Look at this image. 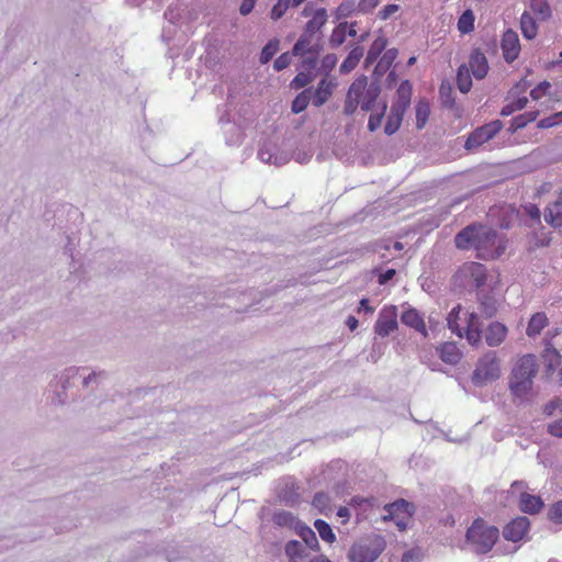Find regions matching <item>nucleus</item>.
Returning a JSON list of instances; mask_svg holds the SVG:
<instances>
[{
    "instance_id": "f257e3e1",
    "label": "nucleus",
    "mask_w": 562,
    "mask_h": 562,
    "mask_svg": "<svg viewBox=\"0 0 562 562\" xmlns=\"http://www.w3.org/2000/svg\"><path fill=\"white\" fill-rule=\"evenodd\" d=\"M454 245L461 250L473 248L479 259L493 260L505 252L507 240L493 228L473 223L456 235Z\"/></svg>"
},
{
    "instance_id": "f03ea898",
    "label": "nucleus",
    "mask_w": 562,
    "mask_h": 562,
    "mask_svg": "<svg viewBox=\"0 0 562 562\" xmlns=\"http://www.w3.org/2000/svg\"><path fill=\"white\" fill-rule=\"evenodd\" d=\"M321 50V36L302 33L292 49V55L300 59L297 74L290 82L292 89L304 88L316 78Z\"/></svg>"
},
{
    "instance_id": "7ed1b4c3",
    "label": "nucleus",
    "mask_w": 562,
    "mask_h": 562,
    "mask_svg": "<svg viewBox=\"0 0 562 562\" xmlns=\"http://www.w3.org/2000/svg\"><path fill=\"white\" fill-rule=\"evenodd\" d=\"M538 373L536 356L525 355L520 357L513 368L509 378V390L519 401L528 400L531 395L533 378Z\"/></svg>"
},
{
    "instance_id": "20e7f679",
    "label": "nucleus",
    "mask_w": 562,
    "mask_h": 562,
    "mask_svg": "<svg viewBox=\"0 0 562 562\" xmlns=\"http://www.w3.org/2000/svg\"><path fill=\"white\" fill-rule=\"evenodd\" d=\"M379 94L380 88L376 85H369L366 76L358 77L347 91L344 113L350 116L357 111L358 106L363 111H370Z\"/></svg>"
},
{
    "instance_id": "39448f33",
    "label": "nucleus",
    "mask_w": 562,
    "mask_h": 562,
    "mask_svg": "<svg viewBox=\"0 0 562 562\" xmlns=\"http://www.w3.org/2000/svg\"><path fill=\"white\" fill-rule=\"evenodd\" d=\"M467 541L479 554L490 552L499 538V530L495 526L487 525L483 518H476L468 528Z\"/></svg>"
},
{
    "instance_id": "423d86ee",
    "label": "nucleus",
    "mask_w": 562,
    "mask_h": 562,
    "mask_svg": "<svg viewBox=\"0 0 562 562\" xmlns=\"http://www.w3.org/2000/svg\"><path fill=\"white\" fill-rule=\"evenodd\" d=\"M386 543L382 536L373 535L355 543L348 554L350 562H374L385 550Z\"/></svg>"
},
{
    "instance_id": "0eeeda50",
    "label": "nucleus",
    "mask_w": 562,
    "mask_h": 562,
    "mask_svg": "<svg viewBox=\"0 0 562 562\" xmlns=\"http://www.w3.org/2000/svg\"><path fill=\"white\" fill-rule=\"evenodd\" d=\"M499 375V360L494 352H488L479 359L472 374V382L477 386H483L497 380Z\"/></svg>"
},
{
    "instance_id": "6e6552de",
    "label": "nucleus",
    "mask_w": 562,
    "mask_h": 562,
    "mask_svg": "<svg viewBox=\"0 0 562 562\" xmlns=\"http://www.w3.org/2000/svg\"><path fill=\"white\" fill-rule=\"evenodd\" d=\"M414 505L405 499H398L384 506L386 515L382 517L383 521L393 520L401 531H404L414 514Z\"/></svg>"
},
{
    "instance_id": "1a4fd4ad",
    "label": "nucleus",
    "mask_w": 562,
    "mask_h": 562,
    "mask_svg": "<svg viewBox=\"0 0 562 562\" xmlns=\"http://www.w3.org/2000/svg\"><path fill=\"white\" fill-rule=\"evenodd\" d=\"M397 307L395 305H384L374 324V333L380 337H386L397 329Z\"/></svg>"
},
{
    "instance_id": "9d476101",
    "label": "nucleus",
    "mask_w": 562,
    "mask_h": 562,
    "mask_svg": "<svg viewBox=\"0 0 562 562\" xmlns=\"http://www.w3.org/2000/svg\"><path fill=\"white\" fill-rule=\"evenodd\" d=\"M502 128L503 123L499 120L492 121L481 127H477L468 137L465 148L473 149L483 145L492 139Z\"/></svg>"
},
{
    "instance_id": "9b49d317",
    "label": "nucleus",
    "mask_w": 562,
    "mask_h": 562,
    "mask_svg": "<svg viewBox=\"0 0 562 562\" xmlns=\"http://www.w3.org/2000/svg\"><path fill=\"white\" fill-rule=\"evenodd\" d=\"M501 48L504 59L507 63L510 64L518 58L520 54V43L518 34L514 30L508 29L503 33Z\"/></svg>"
},
{
    "instance_id": "f8f14e48",
    "label": "nucleus",
    "mask_w": 562,
    "mask_h": 562,
    "mask_svg": "<svg viewBox=\"0 0 562 562\" xmlns=\"http://www.w3.org/2000/svg\"><path fill=\"white\" fill-rule=\"evenodd\" d=\"M530 521L527 517H516L509 521L503 529V536L506 540L518 542L529 531Z\"/></svg>"
},
{
    "instance_id": "ddd939ff",
    "label": "nucleus",
    "mask_w": 562,
    "mask_h": 562,
    "mask_svg": "<svg viewBox=\"0 0 562 562\" xmlns=\"http://www.w3.org/2000/svg\"><path fill=\"white\" fill-rule=\"evenodd\" d=\"M462 321V337L464 336L471 345H476L481 340V322L474 312H467Z\"/></svg>"
},
{
    "instance_id": "4468645a",
    "label": "nucleus",
    "mask_w": 562,
    "mask_h": 562,
    "mask_svg": "<svg viewBox=\"0 0 562 562\" xmlns=\"http://www.w3.org/2000/svg\"><path fill=\"white\" fill-rule=\"evenodd\" d=\"M337 82L334 78L324 77L317 85L312 95V103L319 108L325 104L334 93Z\"/></svg>"
},
{
    "instance_id": "2eb2a0df",
    "label": "nucleus",
    "mask_w": 562,
    "mask_h": 562,
    "mask_svg": "<svg viewBox=\"0 0 562 562\" xmlns=\"http://www.w3.org/2000/svg\"><path fill=\"white\" fill-rule=\"evenodd\" d=\"M401 321L404 325L415 329L424 337L428 336V330L426 328L425 321L416 308L409 307L406 311H404L401 315Z\"/></svg>"
},
{
    "instance_id": "dca6fc26",
    "label": "nucleus",
    "mask_w": 562,
    "mask_h": 562,
    "mask_svg": "<svg viewBox=\"0 0 562 562\" xmlns=\"http://www.w3.org/2000/svg\"><path fill=\"white\" fill-rule=\"evenodd\" d=\"M439 358L447 364L456 366L462 359V352L456 342L447 341L437 347Z\"/></svg>"
},
{
    "instance_id": "f3484780",
    "label": "nucleus",
    "mask_w": 562,
    "mask_h": 562,
    "mask_svg": "<svg viewBox=\"0 0 562 562\" xmlns=\"http://www.w3.org/2000/svg\"><path fill=\"white\" fill-rule=\"evenodd\" d=\"M544 221L554 228H562V191L544 211Z\"/></svg>"
},
{
    "instance_id": "a211bd4d",
    "label": "nucleus",
    "mask_w": 562,
    "mask_h": 562,
    "mask_svg": "<svg viewBox=\"0 0 562 562\" xmlns=\"http://www.w3.org/2000/svg\"><path fill=\"white\" fill-rule=\"evenodd\" d=\"M470 69L476 79H483L488 72V63L485 55L475 49L470 55Z\"/></svg>"
},
{
    "instance_id": "6ab92c4d",
    "label": "nucleus",
    "mask_w": 562,
    "mask_h": 562,
    "mask_svg": "<svg viewBox=\"0 0 562 562\" xmlns=\"http://www.w3.org/2000/svg\"><path fill=\"white\" fill-rule=\"evenodd\" d=\"M506 336L507 327L499 322H494L486 329L485 340L488 346L496 347L505 340Z\"/></svg>"
},
{
    "instance_id": "aec40b11",
    "label": "nucleus",
    "mask_w": 562,
    "mask_h": 562,
    "mask_svg": "<svg viewBox=\"0 0 562 562\" xmlns=\"http://www.w3.org/2000/svg\"><path fill=\"white\" fill-rule=\"evenodd\" d=\"M549 325V318L544 312H537L531 315L527 328L526 335L528 337L538 336L543 328Z\"/></svg>"
},
{
    "instance_id": "412c9836",
    "label": "nucleus",
    "mask_w": 562,
    "mask_h": 562,
    "mask_svg": "<svg viewBox=\"0 0 562 562\" xmlns=\"http://www.w3.org/2000/svg\"><path fill=\"white\" fill-rule=\"evenodd\" d=\"M327 22V12L325 9H318L313 14L312 19L307 21L304 34H310L314 36H321L319 31Z\"/></svg>"
},
{
    "instance_id": "4be33fe9",
    "label": "nucleus",
    "mask_w": 562,
    "mask_h": 562,
    "mask_svg": "<svg viewBox=\"0 0 562 562\" xmlns=\"http://www.w3.org/2000/svg\"><path fill=\"white\" fill-rule=\"evenodd\" d=\"M543 507L541 497L528 493H522L519 497V508L527 514H537Z\"/></svg>"
},
{
    "instance_id": "5701e85b",
    "label": "nucleus",
    "mask_w": 562,
    "mask_h": 562,
    "mask_svg": "<svg viewBox=\"0 0 562 562\" xmlns=\"http://www.w3.org/2000/svg\"><path fill=\"white\" fill-rule=\"evenodd\" d=\"M411 98H412V85L408 80H404L401 82L396 90V101L393 103L392 106L400 108L402 110H405L411 104Z\"/></svg>"
},
{
    "instance_id": "b1692460",
    "label": "nucleus",
    "mask_w": 562,
    "mask_h": 562,
    "mask_svg": "<svg viewBox=\"0 0 562 562\" xmlns=\"http://www.w3.org/2000/svg\"><path fill=\"white\" fill-rule=\"evenodd\" d=\"M285 554L289 562H303L307 558L306 547L296 540H291L285 546Z\"/></svg>"
},
{
    "instance_id": "393cba45",
    "label": "nucleus",
    "mask_w": 562,
    "mask_h": 562,
    "mask_svg": "<svg viewBox=\"0 0 562 562\" xmlns=\"http://www.w3.org/2000/svg\"><path fill=\"white\" fill-rule=\"evenodd\" d=\"M464 271L471 276L476 288H480L486 282V268L479 262H469L463 267Z\"/></svg>"
},
{
    "instance_id": "a878e982",
    "label": "nucleus",
    "mask_w": 562,
    "mask_h": 562,
    "mask_svg": "<svg viewBox=\"0 0 562 562\" xmlns=\"http://www.w3.org/2000/svg\"><path fill=\"white\" fill-rule=\"evenodd\" d=\"M404 113H405V110H402V109L395 108V106H391V111H390V114L387 116V120H386V123L384 126L385 134L392 135L398 131V128L401 127L402 121H403Z\"/></svg>"
},
{
    "instance_id": "bb28decb",
    "label": "nucleus",
    "mask_w": 562,
    "mask_h": 562,
    "mask_svg": "<svg viewBox=\"0 0 562 562\" xmlns=\"http://www.w3.org/2000/svg\"><path fill=\"white\" fill-rule=\"evenodd\" d=\"M520 30L525 38L533 40L538 34V25L532 15L525 11L520 16Z\"/></svg>"
},
{
    "instance_id": "cd10ccee",
    "label": "nucleus",
    "mask_w": 562,
    "mask_h": 562,
    "mask_svg": "<svg viewBox=\"0 0 562 562\" xmlns=\"http://www.w3.org/2000/svg\"><path fill=\"white\" fill-rule=\"evenodd\" d=\"M363 56V48L360 46H357L350 50L346 59L342 61V64L339 67V70L341 74H348L351 70H353L357 65L359 64L360 59Z\"/></svg>"
},
{
    "instance_id": "c85d7f7f",
    "label": "nucleus",
    "mask_w": 562,
    "mask_h": 562,
    "mask_svg": "<svg viewBox=\"0 0 562 562\" xmlns=\"http://www.w3.org/2000/svg\"><path fill=\"white\" fill-rule=\"evenodd\" d=\"M542 358L547 367V372L549 374H552L555 371V369L561 364V355L551 345L546 347L542 353Z\"/></svg>"
},
{
    "instance_id": "c756f323",
    "label": "nucleus",
    "mask_w": 562,
    "mask_h": 562,
    "mask_svg": "<svg viewBox=\"0 0 562 562\" xmlns=\"http://www.w3.org/2000/svg\"><path fill=\"white\" fill-rule=\"evenodd\" d=\"M387 38L384 35L378 36L371 44L367 57L366 63H374L381 53L386 48Z\"/></svg>"
},
{
    "instance_id": "7c9ffc66",
    "label": "nucleus",
    "mask_w": 562,
    "mask_h": 562,
    "mask_svg": "<svg viewBox=\"0 0 562 562\" xmlns=\"http://www.w3.org/2000/svg\"><path fill=\"white\" fill-rule=\"evenodd\" d=\"M475 15L471 9L465 10L458 19L457 27L461 34H470L474 31Z\"/></svg>"
},
{
    "instance_id": "2f4dec72",
    "label": "nucleus",
    "mask_w": 562,
    "mask_h": 562,
    "mask_svg": "<svg viewBox=\"0 0 562 562\" xmlns=\"http://www.w3.org/2000/svg\"><path fill=\"white\" fill-rule=\"evenodd\" d=\"M530 10L540 21H547L552 13L547 0H530Z\"/></svg>"
},
{
    "instance_id": "473e14b6",
    "label": "nucleus",
    "mask_w": 562,
    "mask_h": 562,
    "mask_svg": "<svg viewBox=\"0 0 562 562\" xmlns=\"http://www.w3.org/2000/svg\"><path fill=\"white\" fill-rule=\"evenodd\" d=\"M397 55L398 52L396 48L386 49L375 66V72H385L393 65V63L397 58Z\"/></svg>"
},
{
    "instance_id": "72a5a7b5",
    "label": "nucleus",
    "mask_w": 562,
    "mask_h": 562,
    "mask_svg": "<svg viewBox=\"0 0 562 562\" xmlns=\"http://www.w3.org/2000/svg\"><path fill=\"white\" fill-rule=\"evenodd\" d=\"M461 306L457 305L453 307L448 314L447 322L448 327L453 333H456L459 337H462V318L460 317Z\"/></svg>"
},
{
    "instance_id": "f704fd0d",
    "label": "nucleus",
    "mask_w": 562,
    "mask_h": 562,
    "mask_svg": "<svg viewBox=\"0 0 562 562\" xmlns=\"http://www.w3.org/2000/svg\"><path fill=\"white\" fill-rule=\"evenodd\" d=\"M314 527L317 530L319 537L328 543H333L336 541V536L331 529V527L323 519H316L314 521Z\"/></svg>"
},
{
    "instance_id": "c9c22d12",
    "label": "nucleus",
    "mask_w": 562,
    "mask_h": 562,
    "mask_svg": "<svg viewBox=\"0 0 562 562\" xmlns=\"http://www.w3.org/2000/svg\"><path fill=\"white\" fill-rule=\"evenodd\" d=\"M457 87L462 93H467L471 90L472 79L469 69L465 66H461L458 69Z\"/></svg>"
},
{
    "instance_id": "e433bc0d",
    "label": "nucleus",
    "mask_w": 562,
    "mask_h": 562,
    "mask_svg": "<svg viewBox=\"0 0 562 562\" xmlns=\"http://www.w3.org/2000/svg\"><path fill=\"white\" fill-rule=\"evenodd\" d=\"M312 100L311 90L306 89L299 93L292 102V112L299 114L303 112L310 104Z\"/></svg>"
},
{
    "instance_id": "4c0bfd02",
    "label": "nucleus",
    "mask_w": 562,
    "mask_h": 562,
    "mask_svg": "<svg viewBox=\"0 0 562 562\" xmlns=\"http://www.w3.org/2000/svg\"><path fill=\"white\" fill-rule=\"evenodd\" d=\"M347 37V22L339 23L331 32L329 44L331 47H339Z\"/></svg>"
},
{
    "instance_id": "58836bf2",
    "label": "nucleus",
    "mask_w": 562,
    "mask_h": 562,
    "mask_svg": "<svg viewBox=\"0 0 562 562\" xmlns=\"http://www.w3.org/2000/svg\"><path fill=\"white\" fill-rule=\"evenodd\" d=\"M312 505L321 514L327 515L328 512L330 510V497L324 492H318L314 495Z\"/></svg>"
},
{
    "instance_id": "ea45409f",
    "label": "nucleus",
    "mask_w": 562,
    "mask_h": 562,
    "mask_svg": "<svg viewBox=\"0 0 562 562\" xmlns=\"http://www.w3.org/2000/svg\"><path fill=\"white\" fill-rule=\"evenodd\" d=\"M430 113L429 104L427 101H419L416 105V125L417 128H423L428 120Z\"/></svg>"
},
{
    "instance_id": "a19ab883",
    "label": "nucleus",
    "mask_w": 562,
    "mask_h": 562,
    "mask_svg": "<svg viewBox=\"0 0 562 562\" xmlns=\"http://www.w3.org/2000/svg\"><path fill=\"white\" fill-rule=\"evenodd\" d=\"M299 533H300L301 538L303 539V541L305 542V546H307L310 549H313V550L319 549V544H318L316 535L310 527H307V526L301 527Z\"/></svg>"
},
{
    "instance_id": "79ce46f5",
    "label": "nucleus",
    "mask_w": 562,
    "mask_h": 562,
    "mask_svg": "<svg viewBox=\"0 0 562 562\" xmlns=\"http://www.w3.org/2000/svg\"><path fill=\"white\" fill-rule=\"evenodd\" d=\"M535 120H536L535 113H525V114L517 115L512 120L509 131L512 133H515L516 131L525 127L528 123H530Z\"/></svg>"
},
{
    "instance_id": "37998d69",
    "label": "nucleus",
    "mask_w": 562,
    "mask_h": 562,
    "mask_svg": "<svg viewBox=\"0 0 562 562\" xmlns=\"http://www.w3.org/2000/svg\"><path fill=\"white\" fill-rule=\"evenodd\" d=\"M278 50H279V41L278 40L269 41L261 50V54H260L261 64L269 63L272 59V57L277 54Z\"/></svg>"
},
{
    "instance_id": "c03bdc74",
    "label": "nucleus",
    "mask_w": 562,
    "mask_h": 562,
    "mask_svg": "<svg viewBox=\"0 0 562 562\" xmlns=\"http://www.w3.org/2000/svg\"><path fill=\"white\" fill-rule=\"evenodd\" d=\"M293 7V0H279L278 3H276L272 7L271 10V19L278 20L286 12V10Z\"/></svg>"
},
{
    "instance_id": "a18cd8bd",
    "label": "nucleus",
    "mask_w": 562,
    "mask_h": 562,
    "mask_svg": "<svg viewBox=\"0 0 562 562\" xmlns=\"http://www.w3.org/2000/svg\"><path fill=\"white\" fill-rule=\"evenodd\" d=\"M385 110H386V103H383L380 113L370 115L369 122H368L369 131L374 132L381 127Z\"/></svg>"
},
{
    "instance_id": "49530a36",
    "label": "nucleus",
    "mask_w": 562,
    "mask_h": 562,
    "mask_svg": "<svg viewBox=\"0 0 562 562\" xmlns=\"http://www.w3.org/2000/svg\"><path fill=\"white\" fill-rule=\"evenodd\" d=\"M549 519L555 524L562 522V501L554 503L548 513Z\"/></svg>"
},
{
    "instance_id": "de8ad7c7",
    "label": "nucleus",
    "mask_w": 562,
    "mask_h": 562,
    "mask_svg": "<svg viewBox=\"0 0 562 562\" xmlns=\"http://www.w3.org/2000/svg\"><path fill=\"white\" fill-rule=\"evenodd\" d=\"M550 87H551L550 82L542 81L530 91V97L533 100H540L543 95H546L548 93Z\"/></svg>"
},
{
    "instance_id": "09e8293b",
    "label": "nucleus",
    "mask_w": 562,
    "mask_h": 562,
    "mask_svg": "<svg viewBox=\"0 0 562 562\" xmlns=\"http://www.w3.org/2000/svg\"><path fill=\"white\" fill-rule=\"evenodd\" d=\"M337 60L338 59L335 54H327L326 56L323 57L321 68L325 72V75H328V72L335 68Z\"/></svg>"
},
{
    "instance_id": "8fccbe9b",
    "label": "nucleus",
    "mask_w": 562,
    "mask_h": 562,
    "mask_svg": "<svg viewBox=\"0 0 562 562\" xmlns=\"http://www.w3.org/2000/svg\"><path fill=\"white\" fill-rule=\"evenodd\" d=\"M292 54L290 53H283L281 54L276 60H274V64H273V67L276 70L280 71V70H283L285 69L286 67L290 66L291 64V60H292Z\"/></svg>"
},
{
    "instance_id": "3c124183",
    "label": "nucleus",
    "mask_w": 562,
    "mask_h": 562,
    "mask_svg": "<svg viewBox=\"0 0 562 562\" xmlns=\"http://www.w3.org/2000/svg\"><path fill=\"white\" fill-rule=\"evenodd\" d=\"M562 122V111L559 113H555L554 115L550 117H546L539 122V126L542 128H548L551 126H554Z\"/></svg>"
},
{
    "instance_id": "603ef678",
    "label": "nucleus",
    "mask_w": 562,
    "mask_h": 562,
    "mask_svg": "<svg viewBox=\"0 0 562 562\" xmlns=\"http://www.w3.org/2000/svg\"><path fill=\"white\" fill-rule=\"evenodd\" d=\"M400 10V5L397 4H387L385 7H383L379 13H378V18L380 20H387L390 16H392L394 13H396L397 11Z\"/></svg>"
},
{
    "instance_id": "864d4df0",
    "label": "nucleus",
    "mask_w": 562,
    "mask_h": 562,
    "mask_svg": "<svg viewBox=\"0 0 562 562\" xmlns=\"http://www.w3.org/2000/svg\"><path fill=\"white\" fill-rule=\"evenodd\" d=\"M526 214L537 224H540L541 212L536 204H528L524 207Z\"/></svg>"
},
{
    "instance_id": "5fc2aeb1",
    "label": "nucleus",
    "mask_w": 562,
    "mask_h": 562,
    "mask_svg": "<svg viewBox=\"0 0 562 562\" xmlns=\"http://www.w3.org/2000/svg\"><path fill=\"white\" fill-rule=\"evenodd\" d=\"M379 4V0H360L358 3V11L362 13L371 12Z\"/></svg>"
},
{
    "instance_id": "6e6d98bb",
    "label": "nucleus",
    "mask_w": 562,
    "mask_h": 562,
    "mask_svg": "<svg viewBox=\"0 0 562 562\" xmlns=\"http://www.w3.org/2000/svg\"><path fill=\"white\" fill-rule=\"evenodd\" d=\"M548 432L558 438H562V419L554 420L548 425Z\"/></svg>"
},
{
    "instance_id": "4d7b16f0",
    "label": "nucleus",
    "mask_w": 562,
    "mask_h": 562,
    "mask_svg": "<svg viewBox=\"0 0 562 562\" xmlns=\"http://www.w3.org/2000/svg\"><path fill=\"white\" fill-rule=\"evenodd\" d=\"M560 403H561V398H555V400H552L550 401L549 403H547L543 407V413L546 415H552L553 412L555 409H559L560 411Z\"/></svg>"
},
{
    "instance_id": "13d9d810",
    "label": "nucleus",
    "mask_w": 562,
    "mask_h": 562,
    "mask_svg": "<svg viewBox=\"0 0 562 562\" xmlns=\"http://www.w3.org/2000/svg\"><path fill=\"white\" fill-rule=\"evenodd\" d=\"M256 1L257 0H243L241 4L239 7L240 14H243V15L249 14L252 11V9L255 8Z\"/></svg>"
},
{
    "instance_id": "bf43d9fd",
    "label": "nucleus",
    "mask_w": 562,
    "mask_h": 562,
    "mask_svg": "<svg viewBox=\"0 0 562 562\" xmlns=\"http://www.w3.org/2000/svg\"><path fill=\"white\" fill-rule=\"evenodd\" d=\"M362 311L366 312V313H369V314H373L374 313V307L369 304V300L367 297L361 299L360 302H359V306L357 308V312L361 313Z\"/></svg>"
},
{
    "instance_id": "052dcab7",
    "label": "nucleus",
    "mask_w": 562,
    "mask_h": 562,
    "mask_svg": "<svg viewBox=\"0 0 562 562\" xmlns=\"http://www.w3.org/2000/svg\"><path fill=\"white\" fill-rule=\"evenodd\" d=\"M395 273H396L395 269H387L383 273H380L379 278H378L379 284H381V285L385 284L395 276Z\"/></svg>"
},
{
    "instance_id": "680f3d73",
    "label": "nucleus",
    "mask_w": 562,
    "mask_h": 562,
    "mask_svg": "<svg viewBox=\"0 0 562 562\" xmlns=\"http://www.w3.org/2000/svg\"><path fill=\"white\" fill-rule=\"evenodd\" d=\"M337 516L342 519L341 524H347L350 518V512L347 507L341 506L337 510Z\"/></svg>"
},
{
    "instance_id": "e2e57ef3",
    "label": "nucleus",
    "mask_w": 562,
    "mask_h": 562,
    "mask_svg": "<svg viewBox=\"0 0 562 562\" xmlns=\"http://www.w3.org/2000/svg\"><path fill=\"white\" fill-rule=\"evenodd\" d=\"M346 325L348 326L350 331H355L358 328L359 322L355 316L350 315L346 319Z\"/></svg>"
},
{
    "instance_id": "0e129e2a",
    "label": "nucleus",
    "mask_w": 562,
    "mask_h": 562,
    "mask_svg": "<svg viewBox=\"0 0 562 562\" xmlns=\"http://www.w3.org/2000/svg\"><path fill=\"white\" fill-rule=\"evenodd\" d=\"M527 102L528 99L526 97H521L512 101L517 111L522 110L527 105Z\"/></svg>"
},
{
    "instance_id": "69168bd1",
    "label": "nucleus",
    "mask_w": 562,
    "mask_h": 562,
    "mask_svg": "<svg viewBox=\"0 0 562 562\" xmlns=\"http://www.w3.org/2000/svg\"><path fill=\"white\" fill-rule=\"evenodd\" d=\"M517 110L515 109L514 104L510 102L508 104H506L502 111H501V114L503 116H507V115H510L513 114L514 112H516Z\"/></svg>"
},
{
    "instance_id": "338daca9",
    "label": "nucleus",
    "mask_w": 562,
    "mask_h": 562,
    "mask_svg": "<svg viewBox=\"0 0 562 562\" xmlns=\"http://www.w3.org/2000/svg\"><path fill=\"white\" fill-rule=\"evenodd\" d=\"M368 502L367 498H363V497H360V496H355L350 499V503L349 505L351 506H360L361 504Z\"/></svg>"
},
{
    "instance_id": "774afa93",
    "label": "nucleus",
    "mask_w": 562,
    "mask_h": 562,
    "mask_svg": "<svg viewBox=\"0 0 562 562\" xmlns=\"http://www.w3.org/2000/svg\"><path fill=\"white\" fill-rule=\"evenodd\" d=\"M310 562H331L329 559H327L325 555H318L314 559H312Z\"/></svg>"
}]
</instances>
